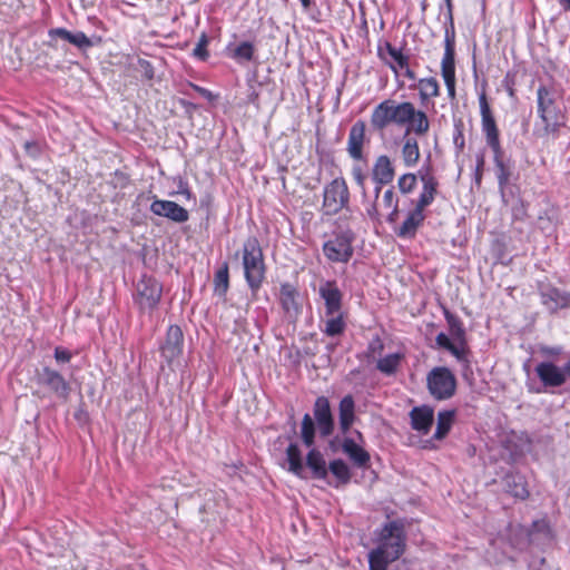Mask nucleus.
Segmentation results:
<instances>
[{"label": "nucleus", "instance_id": "obj_47", "mask_svg": "<svg viewBox=\"0 0 570 570\" xmlns=\"http://www.w3.org/2000/svg\"><path fill=\"white\" fill-rule=\"evenodd\" d=\"M454 43H455V33L453 29V24L451 26V29L445 30V40H444V51H455L454 50Z\"/></svg>", "mask_w": 570, "mask_h": 570}, {"label": "nucleus", "instance_id": "obj_20", "mask_svg": "<svg viewBox=\"0 0 570 570\" xmlns=\"http://www.w3.org/2000/svg\"><path fill=\"white\" fill-rule=\"evenodd\" d=\"M394 167L390 158L381 155L376 158L372 168V178L377 185L390 184L394 178Z\"/></svg>", "mask_w": 570, "mask_h": 570}, {"label": "nucleus", "instance_id": "obj_18", "mask_svg": "<svg viewBox=\"0 0 570 570\" xmlns=\"http://www.w3.org/2000/svg\"><path fill=\"white\" fill-rule=\"evenodd\" d=\"M424 219L425 214L414 208L407 214L400 227L395 229V234L403 239H413L416 236L417 229L423 225Z\"/></svg>", "mask_w": 570, "mask_h": 570}, {"label": "nucleus", "instance_id": "obj_4", "mask_svg": "<svg viewBox=\"0 0 570 570\" xmlns=\"http://www.w3.org/2000/svg\"><path fill=\"white\" fill-rule=\"evenodd\" d=\"M538 116L543 122L546 135L554 134L563 126V115L557 104V91L541 85L537 90Z\"/></svg>", "mask_w": 570, "mask_h": 570}, {"label": "nucleus", "instance_id": "obj_62", "mask_svg": "<svg viewBox=\"0 0 570 570\" xmlns=\"http://www.w3.org/2000/svg\"><path fill=\"white\" fill-rule=\"evenodd\" d=\"M304 9H309L312 0H299Z\"/></svg>", "mask_w": 570, "mask_h": 570}, {"label": "nucleus", "instance_id": "obj_32", "mask_svg": "<svg viewBox=\"0 0 570 570\" xmlns=\"http://www.w3.org/2000/svg\"><path fill=\"white\" fill-rule=\"evenodd\" d=\"M444 315L452 340L463 345L465 343V330L461 320L449 311H445Z\"/></svg>", "mask_w": 570, "mask_h": 570}, {"label": "nucleus", "instance_id": "obj_9", "mask_svg": "<svg viewBox=\"0 0 570 570\" xmlns=\"http://www.w3.org/2000/svg\"><path fill=\"white\" fill-rule=\"evenodd\" d=\"M184 334L178 325H170L164 342L159 346L161 357L171 365L183 354Z\"/></svg>", "mask_w": 570, "mask_h": 570}, {"label": "nucleus", "instance_id": "obj_25", "mask_svg": "<svg viewBox=\"0 0 570 570\" xmlns=\"http://www.w3.org/2000/svg\"><path fill=\"white\" fill-rule=\"evenodd\" d=\"M342 450L360 468H365L370 462V454L351 438L343 440Z\"/></svg>", "mask_w": 570, "mask_h": 570}, {"label": "nucleus", "instance_id": "obj_11", "mask_svg": "<svg viewBox=\"0 0 570 570\" xmlns=\"http://www.w3.org/2000/svg\"><path fill=\"white\" fill-rule=\"evenodd\" d=\"M38 384L46 386L57 397L67 400L69 397L71 387L65 377L57 371L50 367H43L37 373Z\"/></svg>", "mask_w": 570, "mask_h": 570}, {"label": "nucleus", "instance_id": "obj_28", "mask_svg": "<svg viewBox=\"0 0 570 570\" xmlns=\"http://www.w3.org/2000/svg\"><path fill=\"white\" fill-rule=\"evenodd\" d=\"M306 465L312 470L313 476L325 480L328 475L326 462L322 453L316 449H311L306 456Z\"/></svg>", "mask_w": 570, "mask_h": 570}, {"label": "nucleus", "instance_id": "obj_6", "mask_svg": "<svg viewBox=\"0 0 570 570\" xmlns=\"http://www.w3.org/2000/svg\"><path fill=\"white\" fill-rule=\"evenodd\" d=\"M163 294L161 284L151 276L144 275L136 285L135 303L141 312L157 308Z\"/></svg>", "mask_w": 570, "mask_h": 570}, {"label": "nucleus", "instance_id": "obj_27", "mask_svg": "<svg viewBox=\"0 0 570 570\" xmlns=\"http://www.w3.org/2000/svg\"><path fill=\"white\" fill-rule=\"evenodd\" d=\"M422 181L423 188L414 208L424 213V209L434 200L438 181L431 176H422Z\"/></svg>", "mask_w": 570, "mask_h": 570}, {"label": "nucleus", "instance_id": "obj_56", "mask_svg": "<svg viewBox=\"0 0 570 570\" xmlns=\"http://www.w3.org/2000/svg\"><path fill=\"white\" fill-rule=\"evenodd\" d=\"M390 214L387 215L386 217V220L390 223V224H394L396 223L397 218H399V205L396 207H392L390 208Z\"/></svg>", "mask_w": 570, "mask_h": 570}, {"label": "nucleus", "instance_id": "obj_63", "mask_svg": "<svg viewBox=\"0 0 570 570\" xmlns=\"http://www.w3.org/2000/svg\"><path fill=\"white\" fill-rule=\"evenodd\" d=\"M180 194L185 195L187 198H190L191 197V193L190 190L188 189V187H185Z\"/></svg>", "mask_w": 570, "mask_h": 570}, {"label": "nucleus", "instance_id": "obj_51", "mask_svg": "<svg viewBox=\"0 0 570 570\" xmlns=\"http://www.w3.org/2000/svg\"><path fill=\"white\" fill-rule=\"evenodd\" d=\"M139 65L142 69L144 77L148 80H151L154 78V68L151 63L145 59H140Z\"/></svg>", "mask_w": 570, "mask_h": 570}, {"label": "nucleus", "instance_id": "obj_55", "mask_svg": "<svg viewBox=\"0 0 570 570\" xmlns=\"http://www.w3.org/2000/svg\"><path fill=\"white\" fill-rule=\"evenodd\" d=\"M448 94L451 98L455 97V78H446L444 79Z\"/></svg>", "mask_w": 570, "mask_h": 570}, {"label": "nucleus", "instance_id": "obj_61", "mask_svg": "<svg viewBox=\"0 0 570 570\" xmlns=\"http://www.w3.org/2000/svg\"><path fill=\"white\" fill-rule=\"evenodd\" d=\"M382 186L383 185H377V184L375 186V189H374L375 200H377V198H379V195H380V193L382 190Z\"/></svg>", "mask_w": 570, "mask_h": 570}, {"label": "nucleus", "instance_id": "obj_16", "mask_svg": "<svg viewBox=\"0 0 570 570\" xmlns=\"http://www.w3.org/2000/svg\"><path fill=\"white\" fill-rule=\"evenodd\" d=\"M365 122L356 121L350 129L347 139V153L354 160L363 159V145L365 141Z\"/></svg>", "mask_w": 570, "mask_h": 570}, {"label": "nucleus", "instance_id": "obj_39", "mask_svg": "<svg viewBox=\"0 0 570 570\" xmlns=\"http://www.w3.org/2000/svg\"><path fill=\"white\" fill-rule=\"evenodd\" d=\"M455 51H444L442 62H441V72L443 79L446 78H455V62H454Z\"/></svg>", "mask_w": 570, "mask_h": 570}, {"label": "nucleus", "instance_id": "obj_30", "mask_svg": "<svg viewBox=\"0 0 570 570\" xmlns=\"http://www.w3.org/2000/svg\"><path fill=\"white\" fill-rule=\"evenodd\" d=\"M455 419L454 410H444L439 412L436 421V430L433 434V440L441 441L450 432Z\"/></svg>", "mask_w": 570, "mask_h": 570}, {"label": "nucleus", "instance_id": "obj_46", "mask_svg": "<svg viewBox=\"0 0 570 570\" xmlns=\"http://www.w3.org/2000/svg\"><path fill=\"white\" fill-rule=\"evenodd\" d=\"M352 176H353V179L355 180V183L357 184V186H360L363 191L365 190V180H366V175L364 174L363 169L361 166H354L353 169H352Z\"/></svg>", "mask_w": 570, "mask_h": 570}, {"label": "nucleus", "instance_id": "obj_13", "mask_svg": "<svg viewBox=\"0 0 570 570\" xmlns=\"http://www.w3.org/2000/svg\"><path fill=\"white\" fill-rule=\"evenodd\" d=\"M535 373L544 387H559L567 381L566 366H557L552 362H541L535 366Z\"/></svg>", "mask_w": 570, "mask_h": 570}, {"label": "nucleus", "instance_id": "obj_57", "mask_svg": "<svg viewBox=\"0 0 570 570\" xmlns=\"http://www.w3.org/2000/svg\"><path fill=\"white\" fill-rule=\"evenodd\" d=\"M340 446H342V444L338 436H335L332 440H330L328 448L333 453H336Z\"/></svg>", "mask_w": 570, "mask_h": 570}, {"label": "nucleus", "instance_id": "obj_29", "mask_svg": "<svg viewBox=\"0 0 570 570\" xmlns=\"http://www.w3.org/2000/svg\"><path fill=\"white\" fill-rule=\"evenodd\" d=\"M542 303L550 309H557L570 306V295L560 292L557 288H548L541 293Z\"/></svg>", "mask_w": 570, "mask_h": 570}, {"label": "nucleus", "instance_id": "obj_5", "mask_svg": "<svg viewBox=\"0 0 570 570\" xmlns=\"http://www.w3.org/2000/svg\"><path fill=\"white\" fill-rule=\"evenodd\" d=\"M426 383L429 392L436 400H448L455 393L456 379L448 367L432 368L428 374Z\"/></svg>", "mask_w": 570, "mask_h": 570}, {"label": "nucleus", "instance_id": "obj_59", "mask_svg": "<svg viewBox=\"0 0 570 570\" xmlns=\"http://www.w3.org/2000/svg\"><path fill=\"white\" fill-rule=\"evenodd\" d=\"M542 353L546 355H558L561 352L560 347H542Z\"/></svg>", "mask_w": 570, "mask_h": 570}, {"label": "nucleus", "instance_id": "obj_40", "mask_svg": "<svg viewBox=\"0 0 570 570\" xmlns=\"http://www.w3.org/2000/svg\"><path fill=\"white\" fill-rule=\"evenodd\" d=\"M254 45L252 42L244 41L234 49L233 58L238 61H250L254 57Z\"/></svg>", "mask_w": 570, "mask_h": 570}, {"label": "nucleus", "instance_id": "obj_49", "mask_svg": "<svg viewBox=\"0 0 570 570\" xmlns=\"http://www.w3.org/2000/svg\"><path fill=\"white\" fill-rule=\"evenodd\" d=\"M449 352L459 361L465 360V343L461 345L460 343L454 342Z\"/></svg>", "mask_w": 570, "mask_h": 570}, {"label": "nucleus", "instance_id": "obj_58", "mask_svg": "<svg viewBox=\"0 0 570 570\" xmlns=\"http://www.w3.org/2000/svg\"><path fill=\"white\" fill-rule=\"evenodd\" d=\"M189 85H190V87H191L195 91H197V92H198V94H200L202 96L207 97V98L212 96L210 91H209V90H207L206 88H203V87H200V86H198V85H195V83H189Z\"/></svg>", "mask_w": 570, "mask_h": 570}, {"label": "nucleus", "instance_id": "obj_3", "mask_svg": "<svg viewBox=\"0 0 570 570\" xmlns=\"http://www.w3.org/2000/svg\"><path fill=\"white\" fill-rule=\"evenodd\" d=\"M242 258L246 282L252 292L256 293L265 277L263 252L256 237H248L244 242Z\"/></svg>", "mask_w": 570, "mask_h": 570}, {"label": "nucleus", "instance_id": "obj_38", "mask_svg": "<svg viewBox=\"0 0 570 570\" xmlns=\"http://www.w3.org/2000/svg\"><path fill=\"white\" fill-rule=\"evenodd\" d=\"M400 364V355L399 354H390L385 357L379 360L377 370H380L384 374H393Z\"/></svg>", "mask_w": 570, "mask_h": 570}, {"label": "nucleus", "instance_id": "obj_53", "mask_svg": "<svg viewBox=\"0 0 570 570\" xmlns=\"http://www.w3.org/2000/svg\"><path fill=\"white\" fill-rule=\"evenodd\" d=\"M453 141L459 151H462L464 148V136L460 127L456 126V130L453 137Z\"/></svg>", "mask_w": 570, "mask_h": 570}, {"label": "nucleus", "instance_id": "obj_44", "mask_svg": "<svg viewBox=\"0 0 570 570\" xmlns=\"http://www.w3.org/2000/svg\"><path fill=\"white\" fill-rule=\"evenodd\" d=\"M207 45H208V37L205 33H203L199 37L198 42L193 50L194 57H196L197 59L203 60V61L206 60L208 58V51L206 49Z\"/></svg>", "mask_w": 570, "mask_h": 570}, {"label": "nucleus", "instance_id": "obj_17", "mask_svg": "<svg viewBox=\"0 0 570 570\" xmlns=\"http://www.w3.org/2000/svg\"><path fill=\"white\" fill-rule=\"evenodd\" d=\"M411 426L421 434H428L434 422V410L429 405L415 406L410 412Z\"/></svg>", "mask_w": 570, "mask_h": 570}, {"label": "nucleus", "instance_id": "obj_45", "mask_svg": "<svg viewBox=\"0 0 570 570\" xmlns=\"http://www.w3.org/2000/svg\"><path fill=\"white\" fill-rule=\"evenodd\" d=\"M399 205V199L394 193L393 187L386 189L383 194L381 206L384 209H390L392 207H396Z\"/></svg>", "mask_w": 570, "mask_h": 570}, {"label": "nucleus", "instance_id": "obj_33", "mask_svg": "<svg viewBox=\"0 0 570 570\" xmlns=\"http://www.w3.org/2000/svg\"><path fill=\"white\" fill-rule=\"evenodd\" d=\"M414 114L415 115L413 116V118H411V120H409L407 122L409 128L405 134L409 135V132L412 130L414 134L419 136L425 135L430 129V121L426 114L422 110H417L416 108L414 110Z\"/></svg>", "mask_w": 570, "mask_h": 570}, {"label": "nucleus", "instance_id": "obj_15", "mask_svg": "<svg viewBox=\"0 0 570 570\" xmlns=\"http://www.w3.org/2000/svg\"><path fill=\"white\" fill-rule=\"evenodd\" d=\"M150 210L153 214L175 223H185L189 218L187 209L171 200L155 199L150 205Z\"/></svg>", "mask_w": 570, "mask_h": 570}, {"label": "nucleus", "instance_id": "obj_2", "mask_svg": "<svg viewBox=\"0 0 570 570\" xmlns=\"http://www.w3.org/2000/svg\"><path fill=\"white\" fill-rule=\"evenodd\" d=\"M415 107L412 102L396 104L392 99L380 102L372 111L371 125L376 130H383L390 124L406 125L413 118Z\"/></svg>", "mask_w": 570, "mask_h": 570}, {"label": "nucleus", "instance_id": "obj_1", "mask_svg": "<svg viewBox=\"0 0 570 570\" xmlns=\"http://www.w3.org/2000/svg\"><path fill=\"white\" fill-rule=\"evenodd\" d=\"M376 543V548L368 552L370 570H387L405 551L406 534L403 523L396 520L385 523L377 534Z\"/></svg>", "mask_w": 570, "mask_h": 570}, {"label": "nucleus", "instance_id": "obj_12", "mask_svg": "<svg viewBox=\"0 0 570 570\" xmlns=\"http://www.w3.org/2000/svg\"><path fill=\"white\" fill-rule=\"evenodd\" d=\"M314 419L322 438L330 436L334 431V419L331 412L330 401L325 396H318L314 403Z\"/></svg>", "mask_w": 570, "mask_h": 570}, {"label": "nucleus", "instance_id": "obj_26", "mask_svg": "<svg viewBox=\"0 0 570 570\" xmlns=\"http://www.w3.org/2000/svg\"><path fill=\"white\" fill-rule=\"evenodd\" d=\"M401 155L405 167H414L419 163L420 148L414 137L407 134L404 135Z\"/></svg>", "mask_w": 570, "mask_h": 570}, {"label": "nucleus", "instance_id": "obj_48", "mask_svg": "<svg viewBox=\"0 0 570 570\" xmlns=\"http://www.w3.org/2000/svg\"><path fill=\"white\" fill-rule=\"evenodd\" d=\"M435 342L440 347L446 351H450V348L454 344V341L452 342L451 338L444 333H439L435 337Z\"/></svg>", "mask_w": 570, "mask_h": 570}, {"label": "nucleus", "instance_id": "obj_19", "mask_svg": "<svg viewBox=\"0 0 570 570\" xmlns=\"http://www.w3.org/2000/svg\"><path fill=\"white\" fill-rule=\"evenodd\" d=\"M279 301L284 312L289 317H297L301 313V304L298 303V292L289 283L282 284L279 292Z\"/></svg>", "mask_w": 570, "mask_h": 570}, {"label": "nucleus", "instance_id": "obj_10", "mask_svg": "<svg viewBox=\"0 0 570 570\" xmlns=\"http://www.w3.org/2000/svg\"><path fill=\"white\" fill-rule=\"evenodd\" d=\"M479 105L481 111L482 130L485 135L487 144L490 146L492 151H498V149L501 147L499 130L484 92L479 96Z\"/></svg>", "mask_w": 570, "mask_h": 570}, {"label": "nucleus", "instance_id": "obj_41", "mask_svg": "<svg viewBox=\"0 0 570 570\" xmlns=\"http://www.w3.org/2000/svg\"><path fill=\"white\" fill-rule=\"evenodd\" d=\"M215 292L219 296H224L228 289L229 278H228V267L225 265L220 268L215 275Z\"/></svg>", "mask_w": 570, "mask_h": 570}, {"label": "nucleus", "instance_id": "obj_24", "mask_svg": "<svg viewBox=\"0 0 570 570\" xmlns=\"http://www.w3.org/2000/svg\"><path fill=\"white\" fill-rule=\"evenodd\" d=\"M322 323V332L330 337L340 336L346 330V322L343 312H336L335 314L324 313Z\"/></svg>", "mask_w": 570, "mask_h": 570}, {"label": "nucleus", "instance_id": "obj_14", "mask_svg": "<svg viewBox=\"0 0 570 570\" xmlns=\"http://www.w3.org/2000/svg\"><path fill=\"white\" fill-rule=\"evenodd\" d=\"M318 294L324 301V313L335 314L342 311L343 293L334 281H324L321 283Z\"/></svg>", "mask_w": 570, "mask_h": 570}, {"label": "nucleus", "instance_id": "obj_34", "mask_svg": "<svg viewBox=\"0 0 570 570\" xmlns=\"http://www.w3.org/2000/svg\"><path fill=\"white\" fill-rule=\"evenodd\" d=\"M286 459L288 462V470L294 474L301 476L304 466L302 462V454L296 443H289L286 449Z\"/></svg>", "mask_w": 570, "mask_h": 570}, {"label": "nucleus", "instance_id": "obj_23", "mask_svg": "<svg viewBox=\"0 0 570 570\" xmlns=\"http://www.w3.org/2000/svg\"><path fill=\"white\" fill-rule=\"evenodd\" d=\"M340 428L346 434L355 420V403L352 395H345L338 406Z\"/></svg>", "mask_w": 570, "mask_h": 570}, {"label": "nucleus", "instance_id": "obj_8", "mask_svg": "<svg viewBox=\"0 0 570 570\" xmlns=\"http://www.w3.org/2000/svg\"><path fill=\"white\" fill-rule=\"evenodd\" d=\"M353 233L347 230L340 233L335 238L327 240L323 245L324 255L336 263H347L353 255Z\"/></svg>", "mask_w": 570, "mask_h": 570}, {"label": "nucleus", "instance_id": "obj_60", "mask_svg": "<svg viewBox=\"0 0 570 570\" xmlns=\"http://www.w3.org/2000/svg\"><path fill=\"white\" fill-rule=\"evenodd\" d=\"M405 71H404V76L411 80H414L415 79V73L413 70H411L407 66L404 68Z\"/></svg>", "mask_w": 570, "mask_h": 570}, {"label": "nucleus", "instance_id": "obj_22", "mask_svg": "<svg viewBox=\"0 0 570 570\" xmlns=\"http://www.w3.org/2000/svg\"><path fill=\"white\" fill-rule=\"evenodd\" d=\"M503 485L507 493L512 497L525 500L529 497L527 481L523 475L519 473H509L503 479Z\"/></svg>", "mask_w": 570, "mask_h": 570}, {"label": "nucleus", "instance_id": "obj_36", "mask_svg": "<svg viewBox=\"0 0 570 570\" xmlns=\"http://www.w3.org/2000/svg\"><path fill=\"white\" fill-rule=\"evenodd\" d=\"M315 432V423L312 416L308 413H306L302 420L301 439L307 448H312L314 445Z\"/></svg>", "mask_w": 570, "mask_h": 570}, {"label": "nucleus", "instance_id": "obj_37", "mask_svg": "<svg viewBox=\"0 0 570 570\" xmlns=\"http://www.w3.org/2000/svg\"><path fill=\"white\" fill-rule=\"evenodd\" d=\"M420 98L424 102L431 97L439 96V83L435 78H423L419 81Z\"/></svg>", "mask_w": 570, "mask_h": 570}, {"label": "nucleus", "instance_id": "obj_64", "mask_svg": "<svg viewBox=\"0 0 570 570\" xmlns=\"http://www.w3.org/2000/svg\"><path fill=\"white\" fill-rule=\"evenodd\" d=\"M566 372L570 376V360L566 363Z\"/></svg>", "mask_w": 570, "mask_h": 570}, {"label": "nucleus", "instance_id": "obj_50", "mask_svg": "<svg viewBox=\"0 0 570 570\" xmlns=\"http://www.w3.org/2000/svg\"><path fill=\"white\" fill-rule=\"evenodd\" d=\"M55 358L59 363H67L71 358V353L62 347H56L55 350Z\"/></svg>", "mask_w": 570, "mask_h": 570}, {"label": "nucleus", "instance_id": "obj_52", "mask_svg": "<svg viewBox=\"0 0 570 570\" xmlns=\"http://www.w3.org/2000/svg\"><path fill=\"white\" fill-rule=\"evenodd\" d=\"M484 167V156L482 154L476 156V167H475V183L479 185L482 179V171Z\"/></svg>", "mask_w": 570, "mask_h": 570}, {"label": "nucleus", "instance_id": "obj_43", "mask_svg": "<svg viewBox=\"0 0 570 570\" xmlns=\"http://www.w3.org/2000/svg\"><path fill=\"white\" fill-rule=\"evenodd\" d=\"M385 50L400 68L409 66V57L404 56L400 49H396L390 42H385Z\"/></svg>", "mask_w": 570, "mask_h": 570}, {"label": "nucleus", "instance_id": "obj_35", "mask_svg": "<svg viewBox=\"0 0 570 570\" xmlns=\"http://www.w3.org/2000/svg\"><path fill=\"white\" fill-rule=\"evenodd\" d=\"M337 480L336 487L347 484L351 480V471L348 465L341 459L330 462L327 469Z\"/></svg>", "mask_w": 570, "mask_h": 570}, {"label": "nucleus", "instance_id": "obj_42", "mask_svg": "<svg viewBox=\"0 0 570 570\" xmlns=\"http://www.w3.org/2000/svg\"><path fill=\"white\" fill-rule=\"evenodd\" d=\"M416 176L414 174H404L397 180L399 189L402 194L411 193L416 186Z\"/></svg>", "mask_w": 570, "mask_h": 570}, {"label": "nucleus", "instance_id": "obj_54", "mask_svg": "<svg viewBox=\"0 0 570 570\" xmlns=\"http://www.w3.org/2000/svg\"><path fill=\"white\" fill-rule=\"evenodd\" d=\"M367 215L368 217L374 222H380V210L379 205L376 202H374L370 208H367Z\"/></svg>", "mask_w": 570, "mask_h": 570}, {"label": "nucleus", "instance_id": "obj_21", "mask_svg": "<svg viewBox=\"0 0 570 570\" xmlns=\"http://www.w3.org/2000/svg\"><path fill=\"white\" fill-rule=\"evenodd\" d=\"M49 37L51 39L60 38L81 50L88 49L94 45L92 41L82 31L70 32L65 28L50 29Z\"/></svg>", "mask_w": 570, "mask_h": 570}, {"label": "nucleus", "instance_id": "obj_7", "mask_svg": "<svg viewBox=\"0 0 570 570\" xmlns=\"http://www.w3.org/2000/svg\"><path fill=\"white\" fill-rule=\"evenodd\" d=\"M350 203V190L343 177L333 179L324 187L323 209L326 215H335L347 207Z\"/></svg>", "mask_w": 570, "mask_h": 570}, {"label": "nucleus", "instance_id": "obj_31", "mask_svg": "<svg viewBox=\"0 0 570 570\" xmlns=\"http://www.w3.org/2000/svg\"><path fill=\"white\" fill-rule=\"evenodd\" d=\"M493 156L499 187L501 190H503L505 186L509 184L511 170L509 166L504 163L503 150L501 147L498 149V151H493Z\"/></svg>", "mask_w": 570, "mask_h": 570}]
</instances>
